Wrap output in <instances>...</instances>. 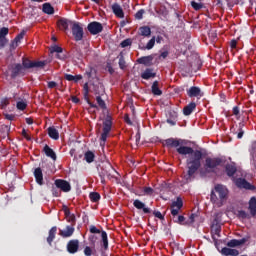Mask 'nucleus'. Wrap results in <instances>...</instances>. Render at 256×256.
Wrapping results in <instances>:
<instances>
[{"label":"nucleus","instance_id":"47","mask_svg":"<svg viewBox=\"0 0 256 256\" xmlns=\"http://www.w3.org/2000/svg\"><path fill=\"white\" fill-rule=\"evenodd\" d=\"M47 65V61H35L34 67H45Z\"/></svg>","mask_w":256,"mask_h":256},{"label":"nucleus","instance_id":"36","mask_svg":"<svg viewBox=\"0 0 256 256\" xmlns=\"http://www.w3.org/2000/svg\"><path fill=\"white\" fill-rule=\"evenodd\" d=\"M90 199L94 203H97V201H99L101 199V195H99V193H97V192H92V193H90Z\"/></svg>","mask_w":256,"mask_h":256},{"label":"nucleus","instance_id":"10","mask_svg":"<svg viewBox=\"0 0 256 256\" xmlns=\"http://www.w3.org/2000/svg\"><path fill=\"white\" fill-rule=\"evenodd\" d=\"M175 223H179L180 225H191L192 223L195 222V214H192L189 217V220L185 222V217L184 216H177L174 219Z\"/></svg>","mask_w":256,"mask_h":256},{"label":"nucleus","instance_id":"28","mask_svg":"<svg viewBox=\"0 0 256 256\" xmlns=\"http://www.w3.org/2000/svg\"><path fill=\"white\" fill-rule=\"evenodd\" d=\"M81 79H83V76L81 75H71V74H66L65 75V80L66 81H74V83H78V81H81Z\"/></svg>","mask_w":256,"mask_h":256},{"label":"nucleus","instance_id":"32","mask_svg":"<svg viewBox=\"0 0 256 256\" xmlns=\"http://www.w3.org/2000/svg\"><path fill=\"white\" fill-rule=\"evenodd\" d=\"M84 159L88 163H93V161H95V154L91 151H88L84 154Z\"/></svg>","mask_w":256,"mask_h":256},{"label":"nucleus","instance_id":"29","mask_svg":"<svg viewBox=\"0 0 256 256\" xmlns=\"http://www.w3.org/2000/svg\"><path fill=\"white\" fill-rule=\"evenodd\" d=\"M95 253H97V250H95L94 244L92 246H86L84 248V255H86V256L95 255Z\"/></svg>","mask_w":256,"mask_h":256},{"label":"nucleus","instance_id":"56","mask_svg":"<svg viewBox=\"0 0 256 256\" xmlns=\"http://www.w3.org/2000/svg\"><path fill=\"white\" fill-rule=\"evenodd\" d=\"M153 215H154L155 217H157V219H163V214H161V212H159V211H155V212L153 213Z\"/></svg>","mask_w":256,"mask_h":256},{"label":"nucleus","instance_id":"64","mask_svg":"<svg viewBox=\"0 0 256 256\" xmlns=\"http://www.w3.org/2000/svg\"><path fill=\"white\" fill-rule=\"evenodd\" d=\"M124 119H125V121L128 123V125H131V119H129V116H128V115H126V116L124 117Z\"/></svg>","mask_w":256,"mask_h":256},{"label":"nucleus","instance_id":"7","mask_svg":"<svg viewBox=\"0 0 256 256\" xmlns=\"http://www.w3.org/2000/svg\"><path fill=\"white\" fill-rule=\"evenodd\" d=\"M221 165V159L219 158H207L205 167L206 169H209L210 171H213V169L219 167Z\"/></svg>","mask_w":256,"mask_h":256},{"label":"nucleus","instance_id":"11","mask_svg":"<svg viewBox=\"0 0 256 256\" xmlns=\"http://www.w3.org/2000/svg\"><path fill=\"white\" fill-rule=\"evenodd\" d=\"M237 187H240V189H249L250 191H253L255 189V186L251 185L249 182L245 181V179H237L235 181Z\"/></svg>","mask_w":256,"mask_h":256},{"label":"nucleus","instance_id":"51","mask_svg":"<svg viewBox=\"0 0 256 256\" xmlns=\"http://www.w3.org/2000/svg\"><path fill=\"white\" fill-rule=\"evenodd\" d=\"M119 67L121 69H125V59H123V56H121L119 59Z\"/></svg>","mask_w":256,"mask_h":256},{"label":"nucleus","instance_id":"9","mask_svg":"<svg viewBox=\"0 0 256 256\" xmlns=\"http://www.w3.org/2000/svg\"><path fill=\"white\" fill-rule=\"evenodd\" d=\"M88 31H90L92 35H97L103 31V26L99 22H92L88 25Z\"/></svg>","mask_w":256,"mask_h":256},{"label":"nucleus","instance_id":"62","mask_svg":"<svg viewBox=\"0 0 256 256\" xmlns=\"http://www.w3.org/2000/svg\"><path fill=\"white\" fill-rule=\"evenodd\" d=\"M233 114L236 115V116L239 115V108L238 107L233 108Z\"/></svg>","mask_w":256,"mask_h":256},{"label":"nucleus","instance_id":"18","mask_svg":"<svg viewBox=\"0 0 256 256\" xmlns=\"http://www.w3.org/2000/svg\"><path fill=\"white\" fill-rule=\"evenodd\" d=\"M222 255L225 256H237L239 255V250L232 248H223L221 251Z\"/></svg>","mask_w":256,"mask_h":256},{"label":"nucleus","instance_id":"25","mask_svg":"<svg viewBox=\"0 0 256 256\" xmlns=\"http://www.w3.org/2000/svg\"><path fill=\"white\" fill-rule=\"evenodd\" d=\"M195 107H197V104L195 102H191L184 108V115H191L193 111L195 110Z\"/></svg>","mask_w":256,"mask_h":256},{"label":"nucleus","instance_id":"15","mask_svg":"<svg viewBox=\"0 0 256 256\" xmlns=\"http://www.w3.org/2000/svg\"><path fill=\"white\" fill-rule=\"evenodd\" d=\"M248 211L250 212V215H252V217H255L256 215V198L252 197L249 201L248 204Z\"/></svg>","mask_w":256,"mask_h":256},{"label":"nucleus","instance_id":"40","mask_svg":"<svg viewBox=\"0 0 256 256\" xmlns=\"http://www.w3.org/2000/svg\"><path fill=\"white\" fill-rule=\"evenodd\" d=\"M155 47V37H152L151 40L147 43L146 49L151 50Z\"/></svg>","mask_w":256,"mask_h":256},{"label":"nucleus","instance_id":"27","mask_svg":"<svg viewBox=\"0 0 256 256\" xmlns=\"http://www.w3.org/2000/svg\"><path fill=\"white\" fill-rule=\"evenodd\" d=\"M55 235H57V227H52L49 231V236L47 238V242L49 243V245L53 243V239H55Z\"/></svg>","mask_w":256,"mask_h":256},{"label":"nucleus","instance_id":"19","mask_svg":"<svg viewBox=\"0 0 256 256\" xmlns=\"http://www.w3.org/2000/svg\"><path fill=\"white\" fill-rule=\"evenodd\" d=\"M182 144H183V141H181V140H177V139H173V138L166 140V145L168 147H181Z\"/></svg>","mask_w":256,"mask_h":256},{"label":"nucleus","instance_id":"49","mask_svg":"<svg viewBox=\"0 0 256 256\" xmlns=\"http://www.w3.org/2000/svg\"><path fill=\"white\" fill-rule=\"evenodd\" d=\"M129 45H131V39H126L121 42V47H123V48L129 47Z\"/></svg>","mask_w":256,"mask_h":256},{"label":"nucleus","instance_id":"53","mask_svg":"<svg viewBox=\"0 0 256 256\" xmlns=\"http://www.w3.org/2000/svg\"><path fill=\"white\" fill-rule=\"evenodd\" d=\"M90 233H98V234H100V233H103V232H101V230L97 229V227L91 226L90 227Z\"/></svg>","mask_w":256,"mask_h":256},{"label":"nucleus","instance_id":"24","mask_svg":"<svg viewBox=\"0 0 256 256\" xmlns=\"http://www.w3.org/2000/svg\"><path fill=\"white\" fill-rule=\"evenodd\" d=\"M44 152L47 157H50L51 159H53V161L57 160V155L55 154V151H53V149H51L49 146L44 147Z\"/></svg>","mask_w":256,"mask_h":256},{"label":"nucleus","instance_id":"48","mask_svg":"<svg viewBox=\"0 0 256 256\" xmlns=\"http://www.w3.org/2000/svg\"><path fill=\"white\" fill-rule=\"evenodd\" d=\"M7 43H8L7 38L0 36V49H3V46H4V45H7Z\"/></svg>","mask_w":256,"mask_h":256},{"label":"nucleus","instance_id":"4","mask_svg":"<svg viewBox=\"0 0 256 256\" xmlns=\"http://www.w3.org/2000/svg\"><path fill=\"white\" fill-rule=\"evenodd\" d=\"M72 34L75 41H81L83 39V27L78 22L72 23Z\"/></svg>","mask_w":256,"mask_h":256},{"label":"nucleus","instance_id":"57","mask_svg":"<svg viewBox=\"0 0 256 256\" xmlns=\"http://www.w3.org/2000/svg\"><path fill=\"white\" fill-rule=\"evenodd\" d=\"M239 215H240V217H242V219H247V217H249V215L247 213H245V211H240Z\"/></svg>","mask_w":256,"mask_h":256},{"label":"nucleus","instance_id":"1","mask_svg":"<svg viewBox=\"0 0 256 256\" xmlns=\"http://www.w3.org/2000/svg\"><path fill=\"white\" fill-rule=\"evenodd\" d=\"M177 152L180 155H190L187 159V173L184 174V180L189 183L193 179V175L197 173V170L201 167V151H193V148L187 146H180L177 148Z\"/></svg>","mask_w":256,"mask_h":256},{"label":"nucleus","instance_id":"30","mask_svg":"<svg viewBox=\"0 0 256 256\" xmlns=\"http://www.w3.org/2000/svg\"><path fill=\"white\" fill-rule=\"evenodd\" d=\"M140 35L143 37H150L151 36V28L148 26H143L140 28Z\"/></svg>","mask_w":256,"mask_h":256},{"label":"nucleus","instance_id":"5","mask_svg":"<svg viewBox=\"0 0 256 256\" xmlns=\"http://www.w3.org/2000/svg\"><path fill=\"white\" fill-rule=\"evenodd\" d=\"M111 118L107 117L105 121H103V133L101 135V141H103V144L105 141H107V137L109 135V132L111 131Z\"/></svg>","mask_w":256,"mask_h":256},{"label":"nucleus","instance_id":"8","mask_svg":"<svg viewBox=\"0 0 256 256\" xmlns=\"http://www.w3.org/2000/svg\"><path fill=\"white\" fill-rule=\"evenodd\" d=\"M56 187L58 189H61V191H64L65 193H69L71 191V184L65 180L58 179L55 181Z\"/></svg>","mask_w":256,"mask_h":256},{"label":"nucleus","instance_id":"31","mask_svg":"<svg viewBox=\"0 0 256 256\" xmlns=\"http://www.w3.org/2000/svg\"><path fill=\"white\" fill-rule=\"evenodd\" d=\"M235 171H237L235 165L230 164L226 166V173L229 177H233V175H235Z\"/></svg>","mask_w":256,"mask_h":256},{"label":"nucleus","instance_id":"41","mask_svg":"<svg viewBox=\"0 0 256 256\" xmlns=\"http://www.w3.org/2000/svg\"><path fill=\"white\" fill-rule=\"evenodd\" d=\"M9 35V28L3 27L0 29V37H7Z\"/></svg>","mask_w":256,"mask_h":256},{"label":"nucleus","instance_id":"60","mask_svg":"<svg viewBox=\"0 0 256 256\" xmlns=\"http://www.w3.org/2000/svg\"><path fill=\"white\" fill-rule=\"evenodd\" d=\"M14 116L11 114H5V119H8V121H13Z\"/></svg>","mask_w":256,"mask_h":256},{"label":"nucleus","instance_id":"63","mask_svg":"<svg viewBox=\"0 0 256 256\" xmlns=\"http://www.w3.org/2000/svg\"><path fill=\"white\" fill-rule=\"evenodd\" d=\"M26 123L28 125H33V119L32 118H26Z\"/></svg>","mask_w":256,"mask_h":256},{"label":"nucleus","instance_id":"59","mask_svg":"<svg viewBox=\"0 0 256 256\" xmlns=\"http://www.w3.org/2000/svg\"><path fill=\"white\" fill-rule=\"evenodd\" d=\"M84 91H85V95H88V93H89V84L88 83L84 84Z\"/></svg>","mask_w":256,"mask_h":256},{"label":"nucleus","instance_id":"34","mask_svg":"<svg viewBox=\"0 0 256 256\" xmlns=\"http://www.w3.org/2000/svg\"><path fill=\"white\" fill-rule=\"evenodd\" d=\"M152 93H153V95H161L162 94L161 90L159 89V82L158 81H155L152 84Z\"/></svg>","mask_w":256,"mask_h":256},{"label":"nucleus","instance_id":"16","mask_svg":"<svg viewBox=\"0 0 256 256\" xmlns=\"http://www.w3.org/2000/svg\"><path fill=\"white\" fill-rule=\"evenodd\" d=\"M189 97H203V94L201 93V89L199 87H191L188 90Z\"/></svg>","mask_w":256,"mask_h":256},{"label":"nucleus","instance_id":"35","mask_svg":"<svg viewBox=\"0 0 256 256\" xmlns=\"http://www.w3.org/2000/svg\"><path fill=\"white\" fill-rule=\"evenodd\" d=\"M43 11L47 13V15H53L54 9L51 7V4L45 3L43 5Z\"/></svg>","mask_w":256,"mask_h":256},{"label":"nucleus","instance_id":"12","mask_svg":"<svg viewBox=\"0 0 256 256\" xmlns=\"http://www.w3.org/2000/svg\"><path fill=\"white\" fill-rule=\"evenodd\" d=\"M68 253H77L79 251V240H71L67 245Z\"/></svg>","mask_w":256,"mask_h":256},{"label":"nucleus","instance_id":"38","mask_svg":"<svg viewBox=\"0 0 256 256\" xmlns=\"http://www.w3.org/2000/svg\"><path fill=\"white\" fill-rule=\"evenodd\" d=\"M17 109H19L20 111H25V109H27V102L21 100L17 102Z\"/></svg>","mask_w":256,"mask_h":256},{"label":"nucleus","instance_id":"13","mask_svg":"<svg viewBox=\"0 0 256 256\" xmlns=\"http://www.w3.org/2000/svg\"><path fill=\"white\" fill-rule=\"evenodd\" d=\"M112 11L116 17H119V19H123L125 17V13L123 12V8L119 4H113L112 5Z\"/></svg>","mask_w":256,"mask_h":256},{"label":"nucleus","instance_id":"61","mask_svg":"<svg viewBox=\"0 0 256 256\" xmlns=\"http://www.w3.org/2000/svg\"><path fill=\"white\" fill-rule=\"evenodd\" d=\"M56 57H57V59H65V55H63V52L62 53H56Z\"/></svg>","mask_w":256,"mask_h":256},{"label":"nucleus","instance_id":"54","mask_svg":"<svg viewBox=\"0 0 256 256\" xmlns=\"http://www.w3.org/2000/svg\"><path fill=\"white\" fill-rule=\"evenodd\" d=\"M7 105H9V99L4 98L1 100V106L2 107H7Z\"/></svg>","mask_w":256,"mask_h":256},{"label":"nucleus","instance_id":"52","mask_svg":"<svg viewBox=\"0 0 256 256\" xmlns=\"http://www.w3.org/2000/svg\"><path fill=\"white\" fill-rule=\"evenodd\" d=\"M179 210L180 209L175 208V206H172L171 213H172L173 217H177V215H179Z\"/></svg>","mask_w":256,"mask_h":256},{"label":"nucleus","instance_id":"42","mask_svg":"<svg viewBox=\"0 0 256 256\" xmlns=\"http://www.w3.org/2000/svg\"><path fill=\"white\" fill-rule=\"evenodd\" d=\"M191 5H192L193 9H195V11H199V9L203 8V4L197 3L195 1L191 2Z\"/></svg>","mask_w":256,"mask_h":256},{"label":"nucleus","instance_id":"55","mask_svg":"<svg viewBox=\"0 0 256 256\" xmlns=\"http://www.w3.org/2000/svg\"><path fill=\"white\" fill-rule=\"evenodd\" d=\"M55 87H57V83L54 81H50L48 82V88L49 89H55Z\"/></svg>","mask_w":256,"mask_h":256},{"label":"nucleus","instance_id":"44","mask_svg":"<svg viewBox=\"0 0 256 256\" xmlns=\"http://www.w3.org/2000/svg\"><path fill=\"white\" fill-rule=\"evenodd\" d=\"M51 53H63V48L62 47H59V46H54L52 47L51 49Z\"/></svg>","mask_w":256,"mask_h":256},{"label":"nucleus","instance_id":"17","mask_svg":"<svg viewBox=\"0 0 256 256\" xmlns=\"http://www.w3.org/2000/svg\"><path fill=\"white\" fill-rule=\"evenodd\" d=\"M133 205L136 209H142L143 213L151 212V210L145 206V203L141 202L140 200H135Z\"/></svg>","mask_w":256,"mask_h":256},{"label":"nucleus","instance_id":"23","mask_svg":"<svg viewBox=\"0 0 256 256\" xmlns=\"http://www.w3.org/2000/svg\"><path fill=\"white\" fill-rule=\"evenodd\" d=\"M59 29H61V31H67V29H69V20L67 19H60L57 23Z\"/></svg>","mask_w":256,"mask_h":256},{"label":"nucleus","instance_id":"21","mask_svg":"<svg viewBox=\"0 0 256 256\" xmlns=\"http://www.w3.org/2000/svg\"><path fill=\"white\" fill-rule=\"evenodd\" d=\"M75 233V228L67 226L65 230H60L61 237H71Z\"/></svg>","mask_w":256,"mask_h":256},{"label":"nucleus","instance_id":"46","mask_svg":"<svg viewBox=\"0 0 256 256\" xmlns=\"http://www.w3.org/2000/svg\"><path fill=\"white\" fill-rule=\"evenodd\" d=\"M141 195H153V190H152V188H151V187H146V188H144L143 194H141Z\"/></svg>","mask_w":256,"mask_h":256},{"label":"nucleus","instance_id":"58","mask_svg":"<svg viewBox=\"0 0 256 256\" xmlns=\"http://www.w3.org/2000/svg\"><path fill=\"white\" fill-rule=\"evenodd\" d=\"M230 47H231L232 49H235V47H237V40H232V41L230 42Z\"/></svg>","mask_w":256,"mask_h":256},{"label":"nucleus","instance_id":"22","mask_svg":"<svg viewBox=\"0 0 256 256\" xmlns=\"http://www.w3.org/2000/svg\"><path fill=\"white\" fill-rule=\"evenodd\" d=\"M157 74L153 71V69H146L143 73H142V75H141V77H142V79H153V78H155V76H156Z\"/></svg>","mask_w":256,"mask_h":256},{"label":"nucleus","instance_id":"26","mask_svg":"<svg viewBox=\"0 0 256 256\" xmlns=\"http://www.w3.org/2000/svg\"><path fill=\"white\" fill-rule=\"evenodd\" d=\"M48 135L49 137H51V139H59V131H57V129H55V127H50L48 128Z\"/></svg>","mask_w":256,"mask_h":256},{"label":"nucleus","instance_id":"2","mask_svg":"<svg viewBox=\"0 0 256 256\" xmlns=\"http://www.w3.org/2000/svg\"><path fill=\"white\" fill-rule=\"evenodd\" d=\"M227 197H229V190H227V187L218 184L211 192L210 199L214 207H223L225 201H227Z\"/></svg>","mask_w":256,"mask_h":256},{"label":"nucleus","instance_id":"50","mask_svg":"<svg viewBox=\"0 0 256 256\" xmlns=\"http://www.w3.org/2000/svg\"><path fill=\"white\" fill-rule=\"evenodd\" d=\"M145 14V11L144 10H139L137 13H136V15H135V17H136V19H143V15Z\"/></svg>","mask_w":256,"mask_h":256},{"label":"nucleus","instance_id":"20","mask_svg":"<svg viewBox=\"0 0 256 256\" xmlns=\"http://www.w3.org/2000/svg\"><path fill=\"white\" fill-rule=\"evenodd\" d=\"M34 177L39 185H43V171H41V168L35 169Z\"/></svg>","mask_w":256,"mask_h":256},{"label":"nucleus","instance_id":"14","mask_svg":"<svg viewBox=\"0 0 256 256\" xmlns=\"http://www.w3.org/2000/svg\"><path fill=\"white\" fill-rule=\"evenodd\" d=\"M248 239L247 238H242L240 240H231L227 243L228 247H239L240 245H245L247 243Z\"/></svg>","mask_w":256,"mask_h":256},{"label":"nucleus","instance_id":"33","mask_svg":"<svg viewBox=\"0 0 256 256\" xmlns=\"http://www.w3.org/2000/svg\"><path fill=\"white\" fill-rule=\"evenodd\" d=\"M23 37H25V32H21L18 36H16V38L14 39L13 43H12V47H18L19 43H21V39H23Z\"/></svg>","mask_w":256,"mask_h":256},{"label":"nucleus","instance_id":"3","mask_svg":"<svg viewBox=\"0 0 256 256\" xmlns=\"http://www.w3.org/2000/svg\"><path fill=\"white\" fill-rule=\"evenodd\" d=\"M34 67V62L30 60H24L23 61V66L20 64H15L14 67L12 68V73L13 75H17L19 73H23V69H31Z\"/></svg>","mask_w":256,"mask_h":256},{"label":"nucleus","instance_id":"37","mask_svg":"<svg viewBox=\"0 0 256 256\" xmlns=\"http://www.w3.org/2000/svg\"><path fill=\"white\" fill-rule=\"evenodd\" d=\"M101 238H102L103 245H104L105 249H107V247H109V242L107 240V232L102 231Z\"/></svg>","mask_w":256,"mask_h":256},{"label":"nucleus","instance_id":"45","mask_svg":"<svg viewBox=\"0 0 256 256\" xmlns=\"http://www.w3.org/2000/svg\"><path fill=\"white\" fill-rule=\"evenodd\" d=\"M241 127H243V124H240V128H239L238 134H237L238 139H242L243 135L245 134V130H243V128H241Z\"/></svg>","mask_w":256,"mask_h":256},{"label":"nucleus","instance_id":"43","mask_svg":"<svg viewBox=\"0 0 256 256\" xmlns=\"http://www.w3.org/2000/svg\"><path fill=\"white\" fill-rule=\"evenodd\" d=\"M96 101H97L99 107H101V109H105V101H103V99H101V96H97Z\"/></svg>","mask_w":256,"mask_h":256},{"label":"nucleus","instance_id":"39","mask_svg":"<svg viewBox=\"0 0 256 256\" xmlns=\"http://www.w3.org/2000/svg\"><path fill=\"white\" fill-rule=\"evenodd\" d=\"M172 207L181 209L183 207V201L181 199H177V201L173 202Z\"/></svg>","mask_w":256,"mask_h":256},{"label":"nucleus","instance_id":"6","mask_svg":"<svg viewBox=\"0 0 256 256\" xmlns=\"http://www.w3.org/2000/svg\"><path fill=\"white\" fill-rule=\"evenodd\" d=\"M223 217V212H217L213 216V221H212V231H215L216 235L220 231V226L219 224L221 223V218Z\"/></svg>","mask_w":256,"mask_h":256}]
</instances>
